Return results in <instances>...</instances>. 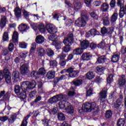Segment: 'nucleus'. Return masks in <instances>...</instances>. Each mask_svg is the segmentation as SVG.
I'll list each match as a JSON object with an SVG mask.
<instances>
[{
    "mask_svg": "<svg viewBox=\"0 0 126 126\" xmlns=\"http://www.w3.org/2000/svg\"><path fill=\"white\" fill-rule=\"evenodd\" d=\"M14 14L17 18H20L22 15L21 9L19 7H16L14 10Z\"/></svg>",
    "mask_w": 126,
    "mask_h": 126,
    "instance_id": "nucleus-19",
    "label": "nucleus"
},
{
    "mask_svg": "<svg viewBox=\"0 0 126 126\" xmlns=\"http://www.w3.org/2000/svg\"><path fill=\"white\" fill-rule=\"evenodd\" d=\"M36 94L37 92L36 91H32L29 94V96L31 98V99H33L35 98V96H36Z\"/></svg>",
    "mask_w": 126,
    "mask_h": 126,
    "instance_id": "nucleus-58",
    "label": "nucleus"
},
{
    "mask_svg": "<svg viewBox=\"0 0 126 126\" xmlns=\"http://www.w3.org/2000/svg\"><path fill=\"white\" fill-rule=\"evenodd\" d=\"M65 111L67 114H73L74 113V108L71 105L67 104V106L65 108Z\"/></svg>",
    "mask_w": 126,
    "mask_h": 126,
    "instance_id": "nucleus-20",
    "label": "nucleus"
},
{
    "mask_svg": "<svg viewBox=\"0 0 126 126\" xmlns=\"http://www.w3.org/2000/svg\"><path fill=\"white\" fill-rule=\"evenodd\" d=\"M66 56H67V54L62 52L58 56L57 59H59L60 61H64L65 58H66Z\"/></svg>",
    "mask_w": 126,
    "mask_h": 126,
    "instance_id": "nucleus-35",
    "label": "nucleus"
},
{
    "mask_svg": "<svg viewBox=\"0 0 126 126\" xmlns=\"http://www.w3.org/2000/svg\"><path fill=\"white\" fill-rule=\"evenodd\" d=\"M95 106H96L95 102H85L82 105V109L84 112L89 113V112L92 111V109L94 108Z\"/></svg>",
    "mask_w": 126,
    "mask_h": 126,
    "instance_id": "nucleus-6",
    "label": "nucleus"
},
{
    "mask_svg": "<svg viewBox=\"0 0 126 126\" xmlns=\"http://www.w3.org/2000/svg\"><path fill=\"white\" fill-rule=\"evenodd\" d=\"M92 94H93V89L91 88L89 89V90H88L86 92V96L87 97H89V96H91V95H92Z\"/></svg>",
    "mask_w": 126,
    "mask_h": 126,
    "instance_id": "nucleus-57",
    "label": "nucleus"
},
{
    "mask_svg": "<svg viewBox=\"0 0 126 126\" xmlns=\"http://www.w3.org/2000/svg\"><path fill=\"white\" fill-rule=\"evenodd\" d=\"M8 50H9V52H12V51L14 50V45L13 44V43L10 42L9 44Z\"/></svg>",
    "mask_w": 126,
    "mask_h": 126,
    "instance_id": "nucleus-60",
    "label": "nucleus"
},
{
    "mask_svg": "<svg viewBox=\"0 0 126 126\" xmlns=\"http://www.w3.org/2000/svg\"><path fill=\"white\" fill-rule=\"evenodd\" d=\"M57 102H58V100H57V98L56 97L55 95L50 98L48 100V102L50 103V104H53V103H57Z\"/></svg>",
    "mask_w": 126,
    "mask_h": 126,
    "instance_id": "nucleus-54",
    "label": "nucleus"
},
{
    "mask_svg": "<svg viewBox=\"0 0 126 126\" xmlns=\"http://www.w3.org/2000/svg\"><path fill=\"white\" fill-rule=\"evenodd\" d=\"M27 82L28 83L29 90H32L35 88L37 83L35 81H32V82L27 81Z\"/></svg>",
    "mask_w": 126,
    "mask_h": 126,
    "instance_id": "nucleus-23",
    "label": "nucleus"
},
{
    "mask_svg": "<svg viewBox=\"0 0 126 126\" xmlns=\"http://www.w3.org/2000/svg\"><path fill=\"white\" fill-rule=\"evenodd\" d=\"M116 0H111L109 3V5H110V7L112 8H115V7H116Z\"/></svg>",
    "mask_w": 126,
    "mask_h": 126,
    "instance_id": "nucleus-63",
    "label": "nucleus"
},
{
    "mask_svg": "<svg viewBox=\"0 0 126 126\" xmlns=\"http://www.w3.org/2000/svg\"><path fill=\"white\" fill-rule=\"evenodd\" d=\"M56 75V72L53 70L49 71L46 75V77L47 79H53L55 78Z\"/></svg>",
    "mask_w": 126,
    "mask_h": 126,
    "instance_id": "nucleus-15",
    "label": "nucleus"
},
{
    "mask_svg": "<svg viewBox=\"0 0 126 126\" xmlns=\"http://www.w3.org/2000/svg\"><path fill=\"white\" fill-rule=\"evenodd\" d=\"M21 74L23 76H29L30 75V70H29V65L27 63H25L20 67Z\"/></svg>",
    "mask_w": 126,
    "mask_h": 126,
    "instance_id": "nucleus-4",
    "label": "nucleus"
},
{
    "mask_svg": "<svg viewBox=\"0 0 126 126\" xmlns=\"http://www.w3.org/2000/svg\"><path fill=\"white\" fill-rule=\"evenodd\" d=\"M70 50H71L70 45H65V46L63 48V51L64 52V53H68V52H70Z\"/></svg>",
    "mask_w": 126,
    "mask_h": 126,
    "instance_id": "nucleus-45",
    "label": "nucleus"
},
{
    "mask_svg": "<svg viewBox=\"0 0 126 126\" xmlns=\"http://www.w3.org/2000/svg\"><path fill=\"white\" fill-rule=\"evenodd\" d=\"M21 88L23 91V93H26V92H29V88H28L27 81H24L22 83Z\"/></svg>",
    "mask_w": 126,
    "mask_h": 126,
    "instance_id": "nucleus-10",
    "label": "nucleus"
},
{
    "mask_svg": "<svg viewBox=\"0 0 126 126\" xmlns=\"http://www.w3.org/2000/svg\"><path fill=\"white\" fill-rule=\"evenodd\" d=\"M4 77L6 83L7 84H10V83H11V75H5Z\"/></svg>",
    "mask_w": 126,
    "mask_h": 126,
    "instance_id": "nucleus-40",
    "label": "nucleus"
},
{
    "mask_svg": "<svg viewBox=\"0 0 126 126\" xmlns=\"http://www.w3.org/2000/svg\"><path fill=\"white\" fill-rule=\"evenodd\" d=\"M65 72L69 73V76L70 77L74 78V77H77V76H78L79 72H80V70H76L75 68L70 67L67 69H64L61 71V73L62 74Z\"/></svg>",
    "mask_w": 126,
    "mask_h": 126,
    "instance_id": "nucleus-2",
    "label": "nucleus"
},
{
    "mask_svg": "<svg viewBox=\"0 0 126 126\" xmlns=\"http://www.w3.org/2000/svg\"><path fill=\"white\" fill-rule=\"evenodd\" d=\"M21 90V87L19 86V85H15L14 91L15 93L17 95L19 98L20 99H26V97H27V95L25 93H21L20 91Z\"/></svg>",
    "mask_w": 126,
    "mask_h": 126,
    "instance_id": "nucleus-7",
    "label": "nucleus"
},
{
    "mask_svg": "<svg viewBox=\"0 0 126 126\" xmlns=\"http://www.w3.org/2000/svg\"><path fill=\"white\" fill-rule=\"evenodd\" d=\"M119 16V14L117 12H114L113 14L110 17V22L111 24H114L116 23V21L118 20V17Z\"/></svg>",
    "mask_w": 126,
    "mask_h": 126,
    "instance_id": "nucleus-16",
    "label": "nucleus"
},
{
    "mask_svg": "<svg viewBox=\"0 0 126 126\" xmlns=\"http://www.w3.org/2000/svg\"><path fill=\"white\" fill-rule=\"evenodd\" d=\"M57 118L58 119V120L60 122L64 121V120H65V116H64V114L63 113H58L57 114Z\"/></svg>",
    "mask_w": 126,
    "mask_h": 126,
    "instance_id": "nucleus-34",
    "label": "nucleus"
},
{
    "mask_svg": "<svg viewBox=\"0 0 126 126\" xmlns=\"http://www.w3.org/2000/svg\"><path fill=\"white\" fill-rule=\"evenodd\" d=\"M92 110H94L93 112V117H95V116H97L99 115V112H100V109L99 108L98 106H94V107L93 108Z\"/></svg>",
    "mask_w": 126,
    "mask_h": 126,
    "instance_id": "nucleus-27",
    "label": "nucleus"
},
{
    "mask_svg": "<svg viewBox=\"0 0 126 126\" xmlns=\"http://www.w3.org/2000/svg\"><path fill=\"white\" fill-rule=\"evenodd\" d=\"M49 63L50 65L52 68H56L58 66V62L56 60H51Z\"/></svg>",
    "mask_w": 126,
    "mask_h": 126,
    "instance_id": "nucleus-39",
    "label": "nucleus"
},
{
    "mask_svg": "<svg viewBox=\"0 0 126 126\" xmlns=\"http://www.w3.org/2000/svg\"><path fill=\"white\" fill-rule=\"evenodd\" d=\"M82 53H83V49H82V48L81 47L75 49L73 51V54H74V55H81V54H82Z\"/></svg>",
    "mask_w": 126,
    "mask_h": 126,
    "instance_id": "nucleus-30",
    "label": "nucleus"
},
{
    "mask_svg": "<svg viewBox=\"0 0 126 126\" xmlns=\"http://www.w3.org/2000/svg\"><path fill=\"white\" fill-rule=\"evenodd\" d=\"M46 69H45V68L41 67L38 70V75H45L46 74Z\"/></svg>",
    "mask_w": 126,
    "mask_h": 126,
    "instance_id": "nucleus-46",
    "label": "nucleus"
},
{
    "mask_svg": "<svg viewBox=\"0 0 126 126\" xmlns=\"http://www.w3.org/2000/svg\"><path fill=\"white\" fill-rule=\"evenodd\" d=\"M17 116L16 114H13L11 116L10 119H8L9 123H13L15 120H16Z\"/></svg>",
    "mask_w": 126,
    "mask_h": 126,
    "instance_id": "nucleus-56",
    "label": "nucleus"
},
{
    "mask_svg": "<svg viewBox=\"0 0 126 126\" xmlns=\"http://www.w3.org/2000/svg\"><path fill=\"white\" fill-rule=\"evenodd\" d=\"M122 106H123V102L118 101L117 100L112 104V108L117 110H121L122 109Z\"/></svg>",
    "mask_w": 126,
    "mask_h": 126,
    "instance_id": "nucleus-13",
    "label": "nucleus"
},
{
    "mask_svg": "<svg viewBox=\"0 0 126 126\" xmlns=\"http://www.w3.org/2000/svg\"><path fill=\"white\" fill-rule=\"evenodd\" d=\"M67 105H68V102L67 101L59 102V108H60V109H64V108H65V106H67Z\"/></svg>",
    "mask_w": 126,
    "mask_h": 126,
    "instance_id": "nucleus-41",
    "label": "nucleus"
},
{
    "mask_svg": "<svg viewBox=\"0 0 126 126\" xmlns=\"http://www.w3.org/2000/svg\"><path fill=\"white\" fill-rule=\"evenodd\" d=\"M48 39L49 41H52V45L55 46L57 50H60V49L62 48V44H63V42L60 41H57V37H56L55 33H51V34L49 36Z\"/></svg>",
    "mask_w": 126,
    "mask_h": 126,
    "instance_id": "nucleus-3",
    "label": "nucleus"
},
{
    "mask_svg": "<svg viewBox=\"0 0 126 126\" xmlns=\"http://www.w3.org/2000/svg\"><path fill=\"white\" fill-rule=\"evenodd\" d=\"M125 124H126V120H125V119L120 118L117 121V126H125Z\"/></svg>",
    "mask_w": 126,
    "mask_h": 126,
    "instance_id": "nucleus-38",
    "label": "nucleus"
},
{
    "mask_svg": "<svg viewBox=\"0 0 126 126\" xmlns=\"http://www.w3.org/2000/svg\"><path fill=\"white\" fill-rule=\"evenodd\" d=\"M30 117H31V115H28L24 118V120L22 122L21 126H27V124H28L27 121H28V119H29Z\"/></svg>",
    "mask_w": 126,
    "mask_h": 126,
    "instance_id": "nucleus-33",
    "label": "nucleus"
},
{
    "mask_svg": "<svg viewBox=\"0 0 126 126\" xmlns=\"http://www.w3.org/2000/svg\"><path fill=\"white\" fill-rule=\"evenodd\" d=\"M12 39L13 43H17L18 42V32H14Z\"/></svg>",
    "mask_w": 126,
    "mask_h": 126,
    "instance_id": "nucleus-28",
    "label": "nucleus"
},
{
    "mask_svg": "<svg viewBox=\"0 0 126 126\" xmlns=\"http://www.w3.org/2000/svg\"><path fill=\"white\" fill-rule=\"evenodd\" d=\"M81 17L76 20L75 24L78 27H84L86 25V22L89 20V15L86 10L81 12Z\"/></svg>",
    "mask_w": 126,
    "mask_h": 126,
    "instance_id": "nucleus-1",
    "label": "nucleus"
},
{
    "mask_svg": "<svg viewBox=\"0 0 126 126\" xmlns=\"http://www.w3.org/2000/svg\"><path fill=\"white\" fill-rule=\"evenodd\" d=\"M100 10H101L102 12H108L109 10V4L106 2L102 3L100 7Z\"/></svg>",
    "mask_w": 126,
    "mask_h": 126,
    "instance_id": "nucleus-21",
    "label": "nucleus"
},
{
    "mask_svg": "<svg viewBox=\"0 0 126 126\" xmlns=\"http://www.w3.org/2000/svg\"><path fill=\"white\" fill-rule=\"evenodd\" d=\"M73 84L76 87L80 86V85H82L83 83V79H74L72 81Z\"/></svg>",
    "mask_w": 126,
    "mask_h": 126,
    "instance_id": "nucleus-25",
    "label": "nucleus"
},
{
    "mask_svg": "<svg viewBox=\"0 0 126 126\" xmlns=\"http://www.w3.org/2000/svg\"><path fill=\"white\" fill-rule=\"evenodd\" d=\"M74 37L73 33L69 32L67 36L64 39L63 43L64 44V45L71 46V45H72L74 42Z\"/></svg>",
    "mask_w": 126,
    "mask_h": 126,
    "instance_id": "nucleus-5",
    "label": "nucleus"
},
{
    "mask_svg": "<svg viewBox=\"0 0 126 126\" xmlns=\"http://www.w3.org/2000/svg\"><path fill=\"white\" fill-rule=\"evenodd\" d=\"M9 98H10V95L9 94V93L7 92L3 96V101H9Z\"/></svg>",
    "mask_w": 126,
    "mask_h": 126,
    "instance_id": "nucleus-49",
    "label": "nucleus"
},
{
    "mask_svg": "<svg viewBox=\"0 0 126 126\" xmlns=\"http://www.w3.org/2000/svg\"><path fill=\"white\" fill-rule=\"evenodd\" d=\"M18 29L19 31L21 32L22 34H23L24 32H27V30L29 29V27L27 26V25L24 24H21L19 25Z\"/></svg>",
    "mask_w": 126,
    "mask_h": 126,
    "instance_id": "nucleus-14",
    "label": "nucleus"
},
{
    "mask_svg": "<svg viewBox=\"0 0 126 126\" xmlns=\"http://www.w3.org/2000/svg\"><path fill=\"white\" fill-rule=\"evenodd\" d=\"M120 60V55L114 54L111 58V61L112 63H118Z\"/></svg>",
    "mask_w": 126,
    "mask_h": 126,
    "instance_id": "nucleus-29",
    "label": "nucleus"
},
{
    "mask_svg": "<svg viewBox=\"0 0 126 126\" xmlns=\"http://www.w3.org/2000/svg\"><path fill=\"white\" fill-rule=\"evenodd\" d=\"M126 75H121V78L118 80V84L120 86H123L124 84H126Z\"/></svg>",
    "mask_w": 126,
    "mask_h": 126,
    "instance_id": "nucleus-24",
    "label": "nucleus"
},
{
    "mask_svg": "<svg viewBox=\"0 0 126 126\" xmlns=\"http://www.w3.org/2000/svg\"><path fill=\"white\" fill-rule=\"evenodd\" d=\"M74 94H75V92H74V89L73 87H71L70 89V91L68 92L67 95L69 97H71L72 96H74Z\"/></svg>",
    "mask_w": 126,
    "mask_h": 126,
    "instance_id": "nucleus-47",
    "label": "nucleus"
},
{
    "mask_svg": "<svg viewBox=\"0 0 126 126\" xmlns=\"http://www.w3.org/2000/svg\"><path fill=\"white\" fill-rule=\"evenodd\" d=\"M117 4L118 6H120V8L121 7H123V6H124L125 4H124V2H123L122 0H117Z\"/></svg>",
    "mask_w": 126,
    "mask_h": 126,
    "instance_id": "nucleus-64",
    "label": "nucleus"
},
{
    "mask_svg": "<svg viewBox=\"0 0 126 126\" xmlns=\"http://www.w3.org/2000/svg\"><path fill=\"white\" fill-rule=\"evenodd\" d=\"M92 58V54H90V53L85 52L83 53L81 56V59L83 61H89V60H91Z\"/></svg>",
    "mask_w": 126,
    "mask_h": 126,
    "instance_id": "nucleus-11",
    "label": "nucleus"
},
{
    "mask_svg": "<svg viewBox=\"0 0 126 126\" xmlns=\"http://www.w3.org/2000/svg\"><path fill=\"white\" fill-rule=\"evenodd\" d=\"M12 77L14 79V82H17L18 80H19L20 73L18 71H14L12 73Z\"/></svg>",
    "mask_w": 126,
    "mask_h": 126,
    "instance_id": "nucleus-12",
    "label": "nucleus"
},
{
    "mask_svg": "<svg viewBox=\"0 0 126 126\" xmlns=\"http://www.w3.org/2000/svg\"><path fill=\"white\" fill-rule=\"evenodd\" d=\"M114 77V75L113 74H110L108 76L107 81V83H109V84H111L112 82H113V80H114V79L113 78Z\"/></svg>",
    "mask_w": 126,
    "mask_h": 126,
    "instance_id": "nucleus-55",
    "label": "nucleus"
},
{
    "mask_svg": "<svg viewBox=\"0 0 126 126\" xmlns=\"http://www.w3.org/2000/svg\"><path fill=\"white\" fill-rule=\"evenodd\" d=\"M7 23V18L4 15H1L0 20V26L1 28H4Z\"/></svg>",
    "mask_w": 126,
    "mask_h": 126,
    "instance_id": "nucleus-9",
    "label": "nucleus"
},
{
    "mask_svg": "<svg viewBox=\"0 0 126 126\" xmlns=\"http://www.w3.org/2000/svg\"><path fill=\"white\" fill-rule=\"evenodd\" d=\"M38 29L39 30V32L42 33L46 32V28L45 27V25H44V24H39L38 25Z\"/></svg>",
    "mask_w": 126,
    "mask_h": 126,
    "instance_id": "nucleus-31",
    "label": "nucleus"
},
{
    "mask_svg": "<svg viewBox=\"0 0 126 126\" xmlns=\"http://www.w3.org/2000/svg\"><path fill=\"white\" fill-rule=\"evenodd\" d=\"M90 15L92 17V18H94V19H95V20H97L98 19V15L96 14V12H92L90 13Z\"/></svg>",
    "mask_w": 126,
    "mask_h": 126,
    "instance_id": "nucleus-53",
    "label": "nucleus"
},
{
    "mask_svg": "<svg viewBox=\"0 0 126 126\" xmlns=\"http://www.w3.org/2000/svg\"><path fill=\"white\" fill-rule=\"evenodd\" d=\"M112 115H113V113H112V110H107L105 113V118L106 119H110V118L112 117Z\"/></svg>",
    "mask_w": 126,
    "mask_h": 126,
    "instance_id": "nucleus-52",
    "label": "nucleus"
},
{
    "mask_svg": "<svg viewBox=\"0 0 126 126\" xmlns=\"http://www.w3.org/2000/svg\"><path fill=\"white\" fill-rule=\"evenodd\" d=\"M103 25L104 26H109L110 25V20L109 19L108 16H106L103 18Z\"/></svg>",
    "mask_w": 126,
    "mask_h": 126,
    "instance_id": "nucleus-32",
    "label": "nucleus"
},
{
    "mask_svg": "<svg viewBox=\"0 0 126 126\" xmlns=\"http://www.w3.org/2000/svg\"><path fill=\"white\" fill-rule=\"evenodd\" d=\"M36 54L39 57L42 58V57L45 55V49L42 47L37 48L36 50Z\"/></svg>",
    "mask_w": 126,
    "mask_h": 126,
    "instance_id": "nucleus-18",
    "label": "nucleus"
},
{
    "mask_svg": "<svg viewBox=\"0 0 126 126\" xmlns=\"http://www.w3.org/2000/svg\"><path fill=\"white\" fill-rule=\"evenodd\" d=\"M9 50L7 48L3 49L1 51L2 56H4V57L6 56H9Z\"/></svg>",
    "mask_w": 126,
    "mask_h": 126,
    "instance_id": "nucleus-42",
    "label": "nucleus"
},
{
    "mask_svg": "<svg viewBox=\"0 0 126 126\" xmlns=\"http://www.w3.org/2000/svg\"><path fill=\"white\" fill-rule=\"evenodd\" d=\"M99 96L101 99H105L107 97V91L102 90L99 93Z\"/></svg>",
    "mask_w": 126,
    "mask_h": 126,
    "instance_id": "nucleus-43",
    "label": "nucleus"
},
{
    "mask_svg": "<svg viewBox=\"0 0 126 126\" xmlns=\"http://www.w3.org/2000/svg\"><path fill=\"white\" fill-rule=\"evenodd\" d=\"M30 75L31 77H38L39 74L37 71H32L31 73H30Z\"/></svg>",
    "mask_w": 126,
    "mask_h": 126,
    "instance_id": "nucleus-51",
    "label": "nucleus"
},
{
    "mask_svg": "<svg viewBox=\"0 0 126 126\" xmlns=\"http://www.w3.org/2000/svg\"><path fill=\"white\" fill-rule=\"evenodd\" d=\"M55 97L56 98V99L57 100V102H58V101H61V100H63V94H57L55 95Z\"/></svg>",
    "mask_w": 126,
    "mask_h": 126,
    "instance_id": "nucleus-62",
    "label": "nucleus"
},
{
    "mask_svg": "<svg viewBox=\"0 0 126 126\" xmlns=\"http://www.w3.org/2000/svg\"><path fill=\"white\" fill-rule=\"evenodd\" d=\"M88 33L90 34V36H95V35H98L99 32L94 29H92L88 32Z\"/></svg>",
    "mask_w": 126,
    "mask_h": 126,
    "instance_id": "nucleus-36",
    "label": "nucleus"
},
{
    "mask_svg": "<svg viewBox=\"0 0 126 126\" xmlns=\"http://www.w3.org/2000/svg\"><path fill=\"white\" fill-rule=\"evenodd\" d=\"M46 53L47 56L50 57V58H52V57L55 55V52L54 51L50 48H47L46 49Z\"/></svg>",
    "mask_w": 126,
    "mask_h": 126,
    "instance_id": "nucleus-37",
    "label": "nucleus"
},
{
    "mask_svg": "<svg viewBox=\"0 0 126 126\" xmlns=\"http://www.w3.org/2000/svg\"><path fill=\"white\" fill-rule=\"evenodd\" d=\"M106 45V43L105 42V40H102L100 43H99L97 45V47L99 48V49H104V47H105V45Z\"/></svg>",
    "mask_w": 126,
    "mask_h": 126,
    "instance_id": "nucleus-50",
    "label": "nucleus"
},
{
    "mask_svg": "<svg viewBox=\"0 0 126 126\" xmlns=\"http://www.w3.org/2000/svg\"><path fill=\"white\" fill-rule=\"evenodd\" d=\"M3 41H7L8 40V32H4L2 36Z\"/></svg>",
    "mask_w": 126,
    "mask_h": 126,
    "instance_id": "nucleus-61",
    "label": "nucleus"
},
{
    "mask_svg": "<svg viewBox=\"0 0 126 126\" xmlns=\"http://www.w3.org/2000/svg\"><path fill=\"white\" fill-rule=\"evenodd\" d=\"M74 7L75 10H78L81 8V3L80 2H77L74 4Z\"/></svg>",
    "mask_w": 126,
    "mask_h": 126,
    "instance_id": "nucleus-48",
    "label": "nucleus"
},
{
    "mask_svg": "<svg viewBox=\"0 0 126 126\" xmlns=\"http://www.w3.org/2000/svg\"><path fill=\"white\" fill-rule=\"evenodd\" d=\"M35 42L37 44H43L45 42V37L41 35H37L35 38Z\"/></svg>",
    "mask_w": 126,
    "mask_h": 126,
    "instance_id": "nucleus-22",
    "label": "nucleus"
},
{
    "mask_svg": "<svg viewBox=\"0 0 126 126\" xmlns=\"http://www.w3.org/2000/svg\"><path fill=\"white\" fill-rule=\"evenodd\" d=\"M46 30L48 33L50 34H56L58 32V29L56 28L54 25L52 24H48L46 25Z\"/></svg>",
    "mask_w": 126,
    "mask_h": 126,
    "instance_id": "nucleus-8",
    "label": "nucleus"
},
{
    "mask_svg": "<svg viewBox=\"0 0 126 126\" xmlns=\"http://www.w3.org/2000/svg\"><path fill=\"white\" fill-rule=\"evenodd\" d=\"M80 47L83 50H86L89 47V41L87 40H84L80 43Z\"/></svg>",
    "mask_w": 126,
    "mask_h": 126,
    "instance_id": "nucleus-17",
    "label": "nucleus"
},
{
    "mask_svg": "<svg viewBox=\"0 0 126 126\" xmlns=\"http://www.w3.org/2000/svg\"><path fill=\"white\" fill-rule=\"evenodd\" d=\"M95 75L93 73L92 71H89L87 73L86 77L88 79H92L94 78Z\"/></svg>",
    "mask_w": 126,
    "mask_h": 126,
    "instance_id": "nucleus-44",
    "label": "nucleus"
},
{
    "mask_svg": "<svg viewBox=\"0 0 126 126\" xmlns=\"http://www.w3.org/2000/svg\"><path fill=\"white\" fill-rule=\"evenodd\" d=\"M3 73L4 74V76H5V75H11L10 72H9V70H8L7 68H5L3 69Z\"/></svg>",
    "mask_w": 126,
    "mask_h": 126,
    "instance_id": "nucleus-59",
    "label": "nucleus"
},
{
    "mask_svg": "<svg viewBox=\"0 0 126 126\" xmlns=\"http://www.w3.org/2000/svg\"><path fill=\"white\" fill-rule=\"evenodd\" d=\"M106 61H107V57L105 55H102L97 59L98 63H104Z\"/></svg>",
    "mask_w": 126,
    "mask_h": 126,
    "instance_id": "nucleus-26",
    "label": "nucleus"
}]
</instances>
